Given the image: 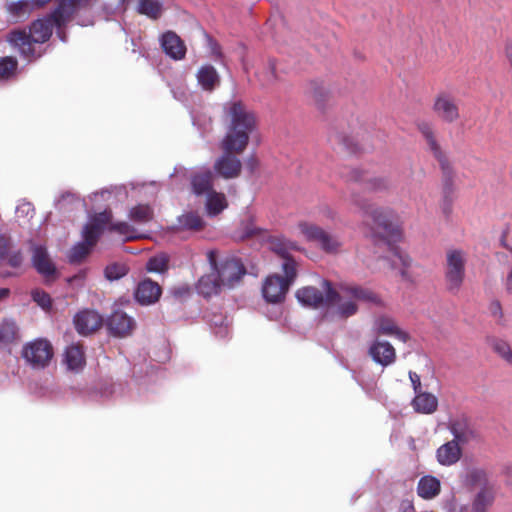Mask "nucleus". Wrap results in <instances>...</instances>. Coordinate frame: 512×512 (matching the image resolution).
Returning a JSON list of instances; mask_svg holds the SVG:
<instances>
[{"mask_svg":"<svg viewBox=\"0 0 512 512\" xmlns=\"http://www.w3.org/2000/svg\"><path fill=\"white\" fill-rule=\"evenodd\" d=\"M223 111L227 131L221 146L225 153L217 159L214 169L223 178L231 179L239 176L242 167L240 160L231 153L245 150L249 135L256 127V118L241 101L227 102Z\"/></svg>","mask_w":512,"mask_h":512,"instance_id":"nucleus-1","label":"nucleus"},{"mask_svg":"<svg viewBox=\"0 0 512 512\" xmlns=\"http://www.w3.org/2000/svg\"><path fill=\"white\" fill-rule=\"evenodd\" d=\"M66 6L65 3L60 1L53 13L45 18L34 21L28 33L24 30L12 31L8 36V41L28 60L36 59L41 56V51L37 49L38 45L46 42L50 38L54 27L58 29V37L61 41L65 42L66 36L61 28L72 17V14Z\"/></svg>","mask_w":512,"mask_h":512,"instance_id":"nucleus-2","label":"nucleus"},{"mask_svg":"<svg viewBox=\"0 0 512 512\" xmlns=\"http://www.w3.org/2000/svg\"><path fill=\"white\" fill-rule=\"evenodd\" d=\"M341 294L344 296L380 304L379 297L371 290L356 285H341L340 292L333 288L328 280L321 281V289L313 286L302 287L297 290L296 297L304 305L318 308L321 306L329 307L341 300Z\"/></svg>","mask_w":512,"mask_h":512,"instance_id":"nucleus-3","label":"nucleus"},{"mask_svg":"<svg viewBox=\"0 0 512 512\" xmlns=\"http://www.w3.org/2000/svg\"><path fill=\"white\" fill-rule=\"evenodd\" d=\"M111 219L110 210H105L90 217L83 229L82 240L74 245L71 256H87L96 245L102 232L108 227L125 241L143 237L142 233L127 222L111 223Z\"/></svg>","mask_w":512,"mask_h":512,"instance_id":"nucleus-4","label":"nucleus"},{"mask_svg":"<svg viewBox=\"0 0 512 512\" xmlns=\"http://www.w3.org/2000/svg\"><path fill=\"white\" fill-rule=\"evenodd\" d=\"M353 202L369 217L373 223L385 233L383 241L390 247L391 251L398 254L395 249L397 243L402 242L403 229L400 218L396 212L387 207L374 206L366 202L353 200Z\"/></svg>","mask_w":512,"mask_h":512,"instance_id":"nucleus-5","label":"nucleus"},{"mask_svg":"<svg viewBox=\"0 0 512 512\" xmlns=\"http://www.w3.org/2000/svg\"><path fill=\"white\" fill-rule=\"evenodd\" d=\"M283 277L278 274L269 275L262 286V294L269 303H280L285 299L290 285L295 281L298 272V263L295 258H282Z\"/></svg>","mask_w":512,"mask_h":512,"instance_id":"nucleus-6","label":"nucleus"},{"mask_svg":"<svg viewBox=\"0 0 512 512\" xmlns=\"http://www.w3.org/2000/svg\"><path fill=\"white\" fill-rule=\"evenodd\" d=\"M209 268L218 276L224 287L232 288L246 274L241 258H208Z\"/></svg>","mask_w":512,"mask_h":512,"instance_id":"nucleus-7","label":"nucleus"},{"mask_svg":"<svg viewBox=\"0 0 512 512\" xmlns=\"http://www.w3.org/2000/svg\"><path fill=\"white\" fill-rule=\"evenodd\" d=\"M432 110L437 118L447 124H452L460 119L459 100L447 90L437 92L434 97Z\"/></svg>","mask_w":512,"mask_h":512,"instance_id":"nucleus-8","label":"nucleus"},{"mask_svg":"<svg viewBox=\"0 0 512 512\" xmlns=\"http://www.w3.org/2000/svg\"><path fill=\"white\" fill-rule=\"evenodd\" d=\"M297 229L307 241L318 243L324 252H338L340 242L320 226L308 221H300L297 224Z\"/></svg>","mask_w":512,"mask_h":512,"instance_id":"nucleus-9","label":"nucleus"},{"mask_svg":"<svg viewBox=\"0 0 512 512\" xmlns=\"http://www.w3.org/2000/svg\"><path fill=\"white\" fill-rule=\"evenodd\" d=\"M22 356L32 367L45 368L53 357V347L45 339H36L23 347Z\"/></svg>","mask_w":512,"mask_h":512,"instance_id":"nucleus-10","label":"nucleus"},{"mask_svg":"<svg viewBox=\"0 0 512 512\" xmlns=\"http://www.w3.org/2000/svg\"><path fill=\"white\" fill-rule=\"evenodd\" d=\"M447 428L453 435V441L460 446L467 445L478 439V433L466 416H459L450 419L447 423Z\"/></svg>","mask_w":512,"mask_h":512,"instance_id":"nucleus-11","label":"nucleus"},{"mask_svg":"<svg viewBox=\"0 0 512 512\" xmlns=\"http://www.w3.org/2000/svg\"><path fill=\"white\" fill-rule=\"evenodd\" d=\"M367 355L374 363L384 368L394 364L397 359L396 349L394 346L390 342L378 337L370 342Z\"/></svg>","mask_w":512,"mask_h":512,"instance_id":"nucleus-12","label":"nucleus"},{"mask_svg":"<svg viewBox=\"0 0 512 512\" xmlns=\"http://www.w3.org/2000/svg\"><path fill=\"white\" fill-rule=\"evenodd\" d=\"M373 330L378 337L390 336L402 341L403 343L410 340V335L406 331L402 330L392 317L387 315H381L375 318Z\"/></svg>","mask_w":512,"mask_h":512,"instance_id":"nucleus-13","label":"nucleus"},{"mask_svg":"<svg viewBox=\"0 0 512 512\" xmlns=\"http://www.w3.org/2000/svg\"><path fill=\"white\" fill-rule=\"evenodd\" d=\"M465 275L464 258H447L445 282L447 290L457 293L463 283Z\"/></svg>","mask_w":512,"mask_h":512,"instance_id":"nucleus-14","label":"nucleus"},{"mask_svg":"<svg viewBox=\"0 0 512 512\" xmlns=\"http://www.w3.org/2000/svg\"><path fill=\"white\" fill-rule=\"evenodd\" d=\"M103 324L102 316L93 310H83L74 317V325L78 333L89 335L97 331Z\"/></svg>","mask_w":512,"mask_h":512,"instance_id":"nucleus-15","label":"nucleus"},{"mask_svg":"<svg viewBox=\"0 0 512 512\" xmlns=\"http://www.w3.org/2000/svg\"><path fill=\"white\" fill-rule=\"evenodd\" d=\"M135 322L125 312L114 311L107 320V327L111 334L118 337L129 335L134 329Z\"/></svg>","mask_w":512,"mask_h":512,"instance_id":"nucleus-16","label":"nucleus"},{"mask_svg":"<svg viewBox=\"0 0 512 512\" xmlns=\"http://www.w3.org/2000/svg\"><path fill=\"white\" fill-rule=\"evenodd\" d=\"M161 47L170 58L181 60L185 57L186 46L181 38L172 31L165 32L160 39Z\"/></svg>","mask_w":512,"mask_h":512,"instance_id":"nucleus-17","label":"nucleus"},{"mask_svg":"<svg viewBox=\"0 0 512 512\" xmlns=\"http://www.w3.org/2000/svg\"><path fill=\"white\" fill-rule=\"evenodd\" d=\"M267 248L278 256H290L294 252H303L300 245L283 235L270 236L266 240Z\"/></svg>","mask_w":512,"mask_h":512,"instance_id":"nucleus-18","label":"nucleus"},{"mask_svg":"<svg viewBox=\"0 0 512 512\" xmlns=\"http://www.w3.org/2000/svg\"><path fill=\"white\" fill-rule=\"evenodd\" d=\"M463 455L462 446L453 440L447 441L436 450V459L442 466H452L456 464Z\"/></svg>","mask_w":512,"mask_h":512,"instance_id":"nucleus-19","label":"nucleus"},{"mask_svg":"<svg viewBox=\"0 0 512 512\" xmlns=\"http://www.w3.org/2000/svg\"><path fill=\"white\" fill-rule=\"evenodd\" d=\"M162 289L158 283L146 279L141 281L135 291L136 300L144 305H149L157 302L161 296Z\"/></svg>","mask_w":512,"mask_h":512,"instance_id":"nucleus-20","label":"nucleus"},{"mask_svg":"<svg viewBox=\"0 0 512 512\" xmlns=\"http://www.w3.org/2000/svg\"><path fill=\"white\" fill-rule=\"evenodd\" d=\"M222 286L223 285L216 273L213 270H210L209 273L200 277L196 285V290L203 297L210 298L219 294Z\"/></svg>","mask_w":512,"mask_h":512,"instance_id":"nucleus-21","label":"nucleus"},{"mask_svg":"<svg viewBox=\"0 0 512 512\" xmlns=\"http://www.w3.org/2000/svg\"><path fill=\"white\" fill-rule=\"evenodd\" d=\"M213 173L209 169H201L195 172L191 177V187L195 195L207 196L213 191L212 188Z\"/></svg>","mask_w":512,"mask_h":512,"instance_id":"nucleus-22","label":"nucleus"},{"mask_svg":"<svg viewBox=\"0 0 512 512\" xmlns=\"http://www.w3.org/2000/svg\"><path fill=\"white\" fill-rule=\"evenodd\" d=\"M196 79L199 86L205 91H212L220 84V76L210 64L202 65L198 69Z\"/></svg>","mask_w":512,"mask_h":512,"instance_id":"nucleus-23","label":"nucleus"},{"mask_svg":"<svg viewBox=\"0 0 512 512\" xmlns=\"http://www.w3.org/2000/svg\"><path fill=\"white\" fill-rule=\"evenodd\" d=\"M24 258H0V280L15 278L26 272Z\"/></svg>","mask_w":512,"mask_h":512,"instance_id":"nucleus-24","label":"nucleus"},{"mask_svg":"<svg viewBox=\"0 0 512 512\" xmlns=\"http://www.w3.org/2000/svg\"><path fill=\"white\" fill-rule=\"evenodd\" d=\"M32 266L46 284L52 283L60 277V273L51 258H33Z\"/></svg>","mask_w":512,"mask_h":512,"instance_id":"nucleus-25","label":"nucleus"},{"mask_svg":"<svg viewBox=\"0 0 512 512\" xmlns=\"http://www.w3.org/2000/svg\"><path fill=\"white\" fill-rule=\"evenodd\" d=\"M5 7L10 18L15 22L26 20L34 9L31 0L10 1Z\"/></svg>","mask_w":512,"mask_h":512,"instance_id":"nucleus-26","label":"nucleus"},{"mask_svg":"<svg viewBox=\"0 0 512 512\" xmlns=\"http://www.w3.org/2000/svg\"><path fill=\"white\" fill-rule=\"evenodd\" d=\"M412 406L418 413L432 414L437 410L438 399L431 393L419 392L412 400Z\"/></svg>","mask_w":512,"mask_h":512,"instance_id":"nucleus-27","label":"nucleus"},{"mask_svg":"<svg viewBox=\"0 0 512 512\" xmlns=\"http://www.w3.org/2000/svg\"><path fill=\"white\" fill-rule=\"evenodd\" d=\"M441 490L440 481L434 476H423L417 485V493L423 499L436 497Z\"/></svg>","mask_w":512,"mask_h":512,"instance_id":"nucleus-28","label":"nucleus"},{"mask_svg":"<svg viewBox=\"0 0 512 512\" xmlns=\"http://www.w3.org/2000/svg\"><path fill=\"white\" fill-rule=\"evenodd\" d=\"M136 11L152 20H157L162 15L163 2L160 0H138Z\"/></svg>","mask_w":512,"mask_h":512,"instance_id":"nucleus-29","label":"nucleus"},{"mask_svg":"<svg viewBox=\"0 0 512 512\" xmlns=\"http://www.w3.org/2000/svg\"><path fill=\"white\" fill-rule=\"evenodd\" d=\"M355 175L352 176V179L355 181H364L365 189L372 192L384 191L387 190L391 186V182L388 178L383 176H374L370 178H366L362 175H359L358 171L354 172Z\"/></svg>","mask_w":512,"mask_h":512,"instance_id":"nucleus-30","label":"nucleus"},{"mask_svg":"<svg viewBox=\"0 0 512 512\" xmlns=\"http://www.w3.org/2000/svg\"><path fill=\"white\" fill-rule=\"evenodd\" d=\"M180 230L199 231L204 227L203 218L196 212H185L177 218Z\"/></svg>","mask_w":512,"mask_h":512,"instance_id":"nucleus-31","label":"nucleus"},{"mask_svg":"<svg viewBox=\"0 0 512 512\" xmlns=\"http://www.w3.org/2000/svg\"><path fill=\"white\" fill-rule=\"evenodd\" d=\"M227 200L223 193L212 191L206 196V211L209 216H216L227 207Z\"/></svg>","mask_w":512,"mask_h":512,"instance_id":"nucleus-32","label":"nucleus"},{"mask_svg":"<svg viewBox=\"0 0 512 512\" xmlns=\"http://www.w3.org/2000/svg\"><path fill=\"white\" fill-rule=\"evenodd\" d=\"M128 216L132 222L144 225L153 220L154 210L150 205L138 204L130 209Z\"/></svg>","mask_w":512,"mask_h":512,"instance_id":"nucleus-33","label":"nucleus"},{"mask_svg":"<svg viewBox=\"0 0 512 512\" xmlns=\"http://www.w3.org/2000/svg\"><path fill=\"white\" fill-rule=\"evenodd\" d=\"M65 359L70 369H78L85 363L83 347L80 344H73L66 349Z\"/></svg>","mask_w":512,"mask_h":512,"instance_id":"nucleus-34","label":"nucleus"},{"mask_svg":"<svg viewBox=\"0 0 512 512\" xmlns=\"http://www.w3.org/2000/svg\"><path fill=\"white\" fill-rule=\"evenodd\" d=\"M418 129L422 133V135L425 137L431 151L434 153L435 157L442 163L444 160V155L441 151V148L434 136L432 127L425 122L418 124Z\"/></svg>","mask_w":512,"mask_h":512,"instance_id":"nucleus-35","label":"nucleus"},{"mask_svg":"<svg viewBox=\"0 0 512 512\" xmlns=\"http://www.w3.org/2000/svg\"><path fill=\"white\" fill-rule=\"evenodd\" d=\"M464 484L467 487H487L488 485V476L485 470L480 468H472L467 471Z\"/></svg>","mask_w":512,"mask_h":512,"instance_id":"nucleus-36","label":"nucleus"},{"mask_svg":"<svg viewBox=\"0 0 512 512\" xmlns=\"http://www.w3.org/2000/svg\"><path fill=\"white\" fill-rule=\"evenodd\" d=\"M128 272L129 266L123 260L111 262L104 270L105 277L110 281L119 280Z\"/></svg>","mask_w":512,"mask_h":512,"instance_id":"nucleus-37","label":"nucleus"},{"mask_svg":"<svg viewBox=\"0 0 512 512\" xmlns=\"http://www.w3.org/2000/svg\"><path fill=\"white\" fill-rule=\"evenodd\" d=\"M494 495L491 488L483 487L481 491L476 495L473 503V507L476 512H484V509L491 505L493 502Z\"/></svg>","mask_w":512,"mask_h":512,"instance_id":"nucleus-38","label":"nucleus"},{"mask_svg":"<svg viewBox=\"0 0 512 512\" xmlns=\"http://www.w3.org/2000/svg\"><path fill=\"white\" fill-rule=\"evenodd\" d=\"M491 346L495 353H497L508 364L512 365V349L508 342L495 338L492 340Z\"/></svg>","mask_w":512,"mask_h":512,"instance_id":"nucleus-39","label":"nucleus"},{"mask_svg":"<svg viewBox=\"0 0 512 512\" xmlns=\"http://www.w3.org/2000/svg\"><path fill=\"white\" fill-rule=\"evenodd\" d=\"M256 77L262 86L274 83L276 80L275 63L270 61L262 70L257 71Z\"/></svg>","mask_w":512,"mask_h":512,"instance_id":"nucleus-40","label":"nucleus"},{"mask_svg":"<svg viewBox=\"0 0 512 512\" xmlns=\"http://www.w3.org/2000/svg\"><path fill=\"white\" fill-rule=\"evenodd\" d=\"M31 296L34 302L37 303L45 311H49L52 308L51 296L41 289H34L31 292Z\"/></svg>","mask_w":512,"mask_h":512,"instance_id":"nucleus-41","label":"nucleus"},{"mask_svg":"<svg viewBox=\"0 0 512 512\" xmlns=\"http://www.w3.org/2000/svg\"><path fill=\"white\" fill-rule=\"evenodd\" d=\"M169 267V258H149L146 269L151 273L163 274L167 272Z\"/></svg>","mask_w":512,"mask_h":512,"instance_id":"nucleus-42","label":"nucleus"},{"mask_svg":"<svg viewBox=\"0 0 512 512\" xmlns=\"http://www.w3.org/2000/svg\"><path fill=\"white\" fill-rule=\"evenodd\" d=\"M16 217L19 220L28 222L35 215V209L30 202L22 201L16 207Z\"/></svg>","mask_w":512,"mask_h":512,"instance_id":"nucleus-43","label":"nucleus"},{"mask_svg":"<svg viewBox=\"0 0 512 512\" xmlns=\"http://www.w3.org/2000/svg\"><path fill=\"white\" fill-rule=\"evenodd\" d=\"M358 311V306L354 301H346L338 305L335 313L341 319H347L355 315Z\"/></svg>","mask_w":512,"mask_h":512,"instance_id":"nucleus-44","label":"nucleus"},{"mask_svg":"<svg viewBox=\"0 0 512 512\" xmlns=\"http://www.w3.org/2000/svg\"><path fill=\"white\" fill-rule=\"evenodd\" d=\"M17 254L11 237L5 233H0V256H18Z\"/></svg>","mask_w":512,"mask_h":512,"instance_id":"nucleus-45","label":"nucleus"},{"mask_svg":"<svg viewBox=\"0 0 512 512\" xmlns=\"http://www.w3.org/2000/svg\"><path fill=\"white\" fill-rule=\"evenodd\" d=\"M17 327L14 322H5L0 327V341L10 342L16 338Z\"/></svg>","mask_w":512,"mask_h":512,"instance_id":"nucleus-46","label":"nucleus"},{"mask_svg":"<svg viewBox=\"0 0 512 512\" xmlns=\"http://www.w3.org/2000/svg\"><path fill=\"white\" fill-rule=\"evenodd\" d=\"M16 69V62L11 58L0 60V79L9 78Z\"/></svg>","mask_w":512,"mask_h":512,"instance_id":"nucleus-47","label":"nucleus"},{"mask_svg":"<svg viewBox=\"0 0 512 512\" xmlns=\"http://www.w3.org/2000/svg\"><path fill=\"white\" fill-rule=\"evenodd\" d=\"M74 202H82V204L85 205V201L81 200L76 194L72 192H65L60 196L59 199L55 200V206L61 210L65 208V203Z\"/></svg>","mask_w":512,"mask_h":512,"instance_id":"nucleus-48","label":"nucleus"},{"mask_svg":"<svg viewBox=\"0 0 512 512\" xmlns=\"http://www.w3.org/2000/svg\"><path fill=\"white\" fill-rule=\"evenodd\" d=\"M62 3H65L67 9L73 15L76 10L82 6H86L89 4V0H60Z\"/></svg>","mask_w":512,"mask_h":512,"instance_id":"nucleus-49","label":"nucleus"},{"mask_svg":"<svg viewBox=\"0 0 512 512\" xmlns=\"http://www.w3.org/2000/svg\"><path fill=\"white\" fill-rule=\"evenodd\" d=\"M193 123H194V125L198 126L201 129V133L204 134L210 130L211 119L204 118L203 123H202L201 116H197V117H193Z\"/></svg>","mask_w":512,"mask_h":512,"instance_id":"nucleus-50","label":"nucleus"},{"mask_svg":"<svg viewBox=\"0 0 512 512\" xmlns=\"http://www.w3.org/2000/svg\"><path fill=\"white\" fill-rule=\"evenodd\" d=\"M409 378H410V381L412 383V386H413V389H414V392L417 394L419 392H421V380H420V376L416 373V372H412L410 371L409 372Z\"/></svg>","mask_w":512,"mask_h":512,"instance_id":"nucleus-51","label":"nucleus"},{"mask_svg":"<svg viewBox=\"0 0 512 512\" xmlns=\"http://www.w3.org/2000/svg\"><path fill=\"white\" fill-rule=\"evenodd\" d=\"M111 194H112V190H110V189H102V190H100L98 192L93 193L90 196V199L92 201H96L97 198L100 197L101 199L106 201V200H108L110 198Z\"/></svg>","mask_w":512,"mask_h":512,"instance_id":"nucleus-52","label":"nucleus"},{"mask_svg":"<svg viewBox=\"0 0 512 512\" xmlns=\"http://www.w3.org/2000/svg\"><path fill=\"white\" fill-rule=\"evenodd\" d=\"M31 252H32V256H37V257L48 256L46 247L41 244H32Z\"/></svg>","mask_w":512,"mask_h":512,"instance_id":"nucleus-53","label":"nucleus"},{"mask_svg":"<svg viewBox=\"0 0 512 512\" xmlns=\"http://www.w3.org/2000/svg\"><path fill=\"white\" fill-rule=\"evenodd\" d=\"M491 314L495 317L502 318L503 312L499 301H493L490 305Z\"/></svg>","mask_w":512,"mask_h":512,"instance_id":"nucleus-54","label":"nucleus"},{"mask_svg":"<svg viewBox=\"0 0 512 512\" xmlns=\"http://www.w3.org/2000/svg\"><path fill=\"white\" fill-rule=\"evenodd\" d=\"M246 165L250 169V171L253 172L256 169L258 163H257V160L255 158H250L247 161Z\"/></svg>","mask_w":512,"mask_h":512,"instance_id":"nucleus-55","label":"nucleus"},{"mask_svg":"<svg viewBox=\"0 0 512 512\" xmlns=\"http://www.w3.org/2000/svg\"><path fill=\"white\" fill-rule=\"evenodd\" d=\"M10 294V290L8 288H0V300L8 297Z\"/></svg>","mask_w":512,"mask_h":512,"instance_id":"nucleus-56","label":"nucleus"},{"mask_svg":"<svg viewBox=\"0 0 512 512\" xmlns=\"http://www.w3.org/2000/svg\"><path fill=\"white\" fill-rule=\"evenodd\" d=\"M50 0H32L33 2V5H37V6H43L45 4H47Z\"/></svg>","mask_w":512,"mask_h":512,"instance_id":"nucleus-57","label":"nucleus"},{"mask_svg":"<svg viewBox=\"0 0 512 512\" xmlns=\"http://www.w3.org/2000/svg\"><path fill=\"white\" fill-rule=\"evenodd\" d=\"M70 259V263L72 264H80L81 263V260L83 258H76V257H73V258H69Z\"/></svg>","mask_w":512,"mask_h":512,"instance_id":"nucleus-58","label":"nucleus"},{"mask_svg":"<svg viewBox=\"0 0 512 512\" xmlns=\"http://www.w3.org/2000/svg\"><path fill=\"white\" fill-rule=\"evenodd\" d=\"M206 256H210V257H213V256H217L215 251L214 250H210L206 253Z\"/></svg>","mask_w":512,"mask_h":512,"instance_id":"nucleus-59","label":"nucleus"},{"mask_svg":"<svg viewBox=\"0 0 512 512\" xmlns=\"http://www.w3.org/2000/svg\"><path fill=\"white\" fill-rule=\"evenodd\" d=\"M447 256L455 257V256H460V254L458 252L454 251L452 253H449Z\"/></svg>","mask_w":512,"mask_h":512,"instance_id":"nucleus-60","label":"nucleus"},{"mask_svg":"<svg viewBox=\"0 0 512 512\" xmlns=\"http://www.w3.org/2000/svg\"><path fill=\"white\" fill-rule=\"evenodd\" d=\"M254 233H255V231H254V230H249V231H247L246 235H247V236H251V235H253Z\"/></svg>","mask_w":512,"mask_h":512,"instance_id":"nucleus-61","label":"nucleus"},{"mask_svg":"<svg viewBox=\"0 0 512 512\" xmlns=\"http://www.w3.org/2000/svg\"><path fill=\"white\" fill-rule=\"evenodd\" d=\"M399 259H400V260H403V265H404V266H406V265H407V263H406V261H405V260H406V258L400 257Z\"/></svg>","mask_w":512,"mask_h":512,"instance_id":"nucleus-62","label":"nucleus"},{"mask_svg":"<svg viewBox=\"0 0 512 512\" xmlns=\"http://www.w3.org/2000/svg\"><path fill=\"white\" fill-rule=\"evenodd\" d=\"M401 275H402L403 277H406V276H407L406 271H405V270H402V271H401Z\"/></svg>","mask_w":512,"mask_h":512,"instance_id":"nucleus-63","label":"nucleus"},{"mask_svg":"<svg viewBox=\"0 0 512 512\" xmlns=\"http://www.w3.org/2000/svg\"><path fill=\"white\" fill-rule=\"evenodd\" d=\"M128 0H120L121 4H125Z\"/></svg>","mask_w":512,"mask_h":512,"instance_id":"nucleus-64","label":"nucleus"}]
</instances>
